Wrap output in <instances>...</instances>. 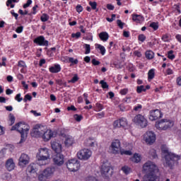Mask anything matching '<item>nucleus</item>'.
<instances>
[{
  "label": "nucleus",
  "mask_w": 181,
  "mask_h": 181,
  "mask_svg": "<svg viewBox=\"0 0 181 181\" xmlns=\"http://www.w3.org/2000/svg\"><path fill=\"white\" fill-rule=\"evenodd\" d=\"M99 37L102 42H107V40H108V37H110V35H108L107 32H102L99 34Z\"/></svg>",
  "instance_id": "25"
},
{
  "label": "nucleus",
  "mask_w": 181,
  "mask_h": 181,
  "mask_svg": "<svg viewBox=\"0 0 181 181\" xmlns=\"http://www.w3.org/2000/svg\"><path fill=\"white\" fill-rule=\"evenodd\" d=\"M119 122H120V128H125L128 125V121L124 117L119 119Z\"/></svg>",
  "instance_id": "30"
},
{
  "label": "nucleus",
  "mask_w": 181,
  "mask_h": 181,
  "mask_svg": "<svg viewBox=\"0 0 181 181\" xmlns=\"http://www.w3.org/2000/svg\"><path fill=\"white\" fill-rule=\"evenodd\" d=\"M46 177H46V175H45V173L42 172V174H40L38 175V180L43 181L46 179Z\"/></svg>",
  "instance_id": "44"
},
{
  "label": "nucleus",
  "mask_w": 181,
  "mask_h": 181,
  "mask_svg": "<svg viewBox=\"0 0 181 181\" xmlns=\"http://www.w3.org/2000/svg\"><path fill=\"white\" fill-rule=\"evenodd\" d=\"M49 71L53 74L60 73L62 71V66L59 64H55L49 68Z\"/></svg>",
  "instance_id": "20"
},
{
  "label": "nucleus",
  "mask_w": 181,
  "mask_h": 181,
  "mask_svg": "<svg viewBox=\"0 0 181 181\" xmlns=\"http://www.w3.org/2000/svg\"><path fill=\"white\" fill-rule=\"evenodd\" d=\"M92 64H93V66H99V64H101V62H100V61H97L95 59H92Z\"/></svg>",
  "instance_id": "57"
},
{
  "label": "nucleus",
  "mask_w": 181,
  "mask_h": 181,
  "mask_svg": "<svg viewBox=\"0 0 181 181\" xmlns=\"http://www.w3.org/2000/svg\"><path fill=\"white\" fill-rule=\"evenodd\" d=\"M21 93H18L15 97V100H16V101H18V103H21V101L23 100V98L21 97Z\"/></svg>",
  "instance_id": "54"
},
{
  "label": "nucleus",
  "mask_w": 181,
  "mask_h": 181,
  "mask_svg": "<svg viewBox=\"0 0 181 181\" xmlns=\"http://www.w3.org/2000/svg\"><path fill=\"white\" fill-rule=\"evenodd\" d=\"M49 19V16H47V14H43L41 16V21L42 22H47V21Z\"/></svg>",
  "instance_id": "49"
},
{
  "label": "nucleus",
  "mask_w": 181,
  "mask_h": 181,
  "mask_svg": "<svg viewBox=\"0 0 181 181\" xmlns=\"http://www.w3.org/2000/svg\"><path fill=\"white\" fill-rule=\"evenodd\" d=\"M53 162L57 166H62L64 164V156L57 153L53 158Z\"/></svg>",
  "instance_id": "13"
},
{
  "label": "nucleus",
  "mask_w": 181,
  "mask_h": 181,
  "mask_svg": "<svg viewBox=\"0 0 181 181\" xmlns=\"http://www.w3.org/2000/svg\"><path fill=\"white\" fill-rule=\"evenodd\" d=\"M168 59H170V60H173V59H175V54H173V50H170L168 52Z\"/></svg>",
  "instance_id": "43"
},
{
  "label": "nucleus",
  "mask_w": 181,
  "mask_h": 181,
  "mask_svg": "<svg viewBox=\"0 0 181 181\" xmlns=\"http://www.w3.org/2000/svg\"><path fill=\"white\" fill-rule=\"evenodd\" d=\"M142 91H146V89L145 88V86H137L136 92H137L139 94H141V93Z\"/></svg>",
  "instance_id": "38"
},
{
  "label": "nucleus",
  "mask_w": 181,
  "mask_h": 181,
  "mask_svg": "<svg viewBox=\"0 0 181 181\" xmlns=\"http://www.w3.org/2000/svg\"><path fill=\"white\" fill-rule=\"evenodd\" d=\"M30 160V158H29V156L25 153L21 154V156L19 158V165L20 166H25V165H28Z\"/></svg>",
  "instance_id": "16"
},
{
  "label": "nucleus",
  "mask_w": 181,
  "mask_h": 181,
  "mask_svg": "<svg viewBox=\"0 0 181 181\" xmlns=\"http://www.w3.org/2000/svg\"><path fill=\"white\" fill-rule=\"evenodd\" d=\"M86 145L90 148H94V146L97 145V142H95L93 139H89L86 141Z\"/></svg>",
  "instance_id": "27"
},
{
  "label": "nucleus",
  "mask_w": 181,
  "mask_h": 181,
  "mask_svg": "<svg viewBox=\"0 0 181 181\" xmlns=\"http://www.w3.org/2000/svg\"><path fill=\"white\" fill-rule=\"evenodd\" d=\"M161 39L163 42H170V35L164 34Z\"/></svg>",
  "instance_id": "34"
},
{
  "label": "nucleus",
  "mask_w": 181,
  "mask_h": 181,
  "mask_svg": "<svg viewBox=\"0 0 181 181\" xmlns=\"http://www.w3.org/2000/svg\"><path fill=\"white\" fill-rule=\"evenodd\" d=\"M93 156V151L88 148H83L77 153V158L80 160H88Z\"/></svg>",
  "instance_id": "8"
},
{
  "label": "nucleus",
  "mask_w": 181,
  "mask_h": 181,
  "mask_svg": "<svg viewBox=\"0 0 181 181\" xmlns=\"http://www.w3.org/2000/svg\"><path fill=\"white\" fill-rule=\"evenodd\" d=\"M76 81H78V76L77 75H75L71 80V83H76Z\"/></svg>",
  "instance_id": "59"
},
{
  "label": "nucleus",
  "mask_w": 181,
  "mask_h": 181,
  "mask_svg": "<svg viewBox=\"0 0 181 181\" xmlns=\"http://www.w3.org/2000/svg\"><path fill=\"white\" fill-rule=\"evenodd\" d=\"M111 164L108 161L103 162L100 168V173L103 177H110L112 175Z\"/></svg>",
  "instance_id": "7"
},
{
  "label": "nucleus",
  "mask_w": 181,
  "mask_h": 181,
  "mask_svg": "<svg viewBox=\"0 0 181 181\" xmlns=\"http://www.w3.org/2000/svg\"><path fill=\"white\" fill-rule=\"evenodd\" d=\"M96 108L98 110V111H101V110H103V105H101L100 103H96Z\"/></svg>",
  "instance_id": "61"
},
{
  "label": "nucleus",
  "mask_w": 181,
  "mask_h": 181,
  "mask_svg": "<svg viewBox=\"0 0 181 181\" xmlns=\"http://www.w3.org/2000/svg\"><path fill=\"white\" fill-rule=\"evenodd\" d=\"M74 118L75 120H76L77 122H80V121H81V119H83V116L81 115H74Z\"/></svg>",
  "instance_id": "40"
},
{
  "label": "nucleus",
  "mask_w": 181,
  "mask_h": 181,
  "mask_svg": "<svg viewBox=\"0 0 181 181\" xmlns=\"http://www.w3.org/2000/svg\"><path fill=\"white\" fill-rule=\"evenodd\" d=\"M132 19L136 23H142L144 22V16L138 14H133Z\"/></svg>",
  "instance_id": "23"
},
{
  "label": "nucleus",
  "mask_w": 181,
  "mask_h": 181,
  "mask_svg": "<svg viewBox=\"0 0 181 181\" xmlns=\"http://www.w3.org/2000/svg\"><path fill=\"white\" fill-rule=\"evenodd\" d=\"M177 86H181V76L178 77L176 80Z\"/></svg>",
  "instance_id": "64"
},
{
  "label": "nucleus",
  "mask_w": 181,
  "mask_h": 181,
  "mask_svg": "<svg viewBox=\"0 0 181 181\" xmlns=\"http://www.w3.org/2000/svg\"><path fill=\"white\" fill-rule=\"evenodd\" d=\"M30 112L31 114H33L35 117H40V115H42V113L37 112L36 110H31Z\"/></svg>",
  "instance_id": "56"
},
{
  "label": "nucleus",
  "mask_w": 181,
  "mask_h": 181,
  "mask_svg": "<svg viewBox=\"0 0 181 181\" xmlns=\"http://www.w3.org/2000/svg\"><path fill=\"white\" fill-rule=\"evenodd\" d=\"M32 5V0H28L27 3L23 5L24 9H26V8H29Z\"/></svg>",
  "instance_id": "53"
},
{
  "label": "nucleus",
  "mask_w": 181,
  "mask_h": 181,
  "mask_svg": "<svg viewBox=\"0 0 181 181\" xmlns=\"http://www.w3.org/2000/svg\"><path fill=\"white\" fill-rule=\"evenodd\" d=\"M155 78V69H150L148 72V80L151 81V80H153Z\"/></svg>",
  "instance_id": "28"
},
{
  "label": "nucleus",
  "mask_w": 181,
  "mask_h": 181,
  "mask_svg": "<svg viewBox=\"0 0 181 181\" xmlns=\"http://www.w3.org/2000/svg\"><path fill=\"white\" fill-rule=\"evenodd\" d=\"M74 144V139L71 136H67L65 137V141H64V145L67 148L71 146Z\"/></svg>",
  "instance_id": "22"
},
{
  "label": "nucleus",
  "mask_w": 181,
  "mask_h": 181,
  "mask_svg": "<svg viewBox=\"0 0 181 181\" xmlns=\"http://www.w3.org/2000/svg\"><path fill=\"white\" fill-rule=\"evenodd\" d=\"M104 115H105V113L104 112H101L100 113L96 114L95 117L98 119H101V118H104Z\"/></svg>",
  "instance_id": "48"
},
{
  "label": "nucleus",
  "mask_w": 181,
  "mask_h": 181,
  "mask_svg": "<svg viewBox=\"0 0 181 181\" xmlns=\"http://www.w3.org/2000/svg\"><path fill=\"white\" fill-rule=\"evenodd\" d=\"M134 56H136L137 57H142V54L139 51H134Z\"/></svg>",
  "instance_id": "62"
},
{
  "label": "nucleus",
  "mask_w": 181,
  "mask_h": 181,
  "mask_svg": "<svg viewBox=\"0 0 181 181\" xmlns=\"http://www.w3.org/2000/svg\"><path fill=\"white\" fill-rule=\"evenodd\" d=\"M110 149L115 154L119 153L121 151V142L119 140H115L112 141L110 146Z\"/></svg>",
  "instance_id": "14"
},
{
  "label": "nucleus",
  "mask_w": 181,
  "mask_h": 181,
  "mask_svg": "<svg viewBox=\"0 0 181 181\" xmlns=\"http://www.w3.org/2000/svg\"><path fill=\"white\" fill-rule=\"evenodd\" d=\"M150 28H153V30H158L159 25H158V24H156V23H151Z\"/></svg>",
  "instance_id": "55"
},
{
  "label": "nucleus",
  "mask_w": 181,
  "mask_h": 181,
  "mask_svg": "<svg viewBox=\"0 0 181 181\" xmlns=\"http://www.w3.org/2000/svg\"><path fill=\"white\" fill-rule=\"evenodd\" d=\"M8 119H9L10 125H13V124H15V116H13V115L10 114L8 115Z\"/></svg>",
  "instance_id": "36"
},
{
  "label": "nucleus",
  "mask_w": 181,
  "mask_h": 181,
  "mask_svg": "<svg viewBox=\"0 0 181 181\" xmlns=\"http://www.w3.org/2000/svg\"><path fill=\"white\" fill-rule=\"evenodd\" d=\"M66 168L70 172H77L80 170V161L77 158L70 159L66 162Z\"/></svg>",
  "instance_id": "6"
},
{
  "label": "nucleus",
  "mask_w": 181,
  "mask_h": 181,
  "mask_svg": "<svg viewBox=\"0 0 181 181\" xmlns=\"http://www.w3.org/2000/svg\"><path fill=\"white\" fill-rule=\"evenodd\" d=\"M146 57L148 60H152V59H153V57H155V53H153V52L151 50L146 51Z\"/></svg>",
  "instance_id": "29"
},
{
  "label": "nucleus",
  "mask_w": 181,
  "mask_h": 181,
  "mask_svg": "<svg viewBox=\"0 0 181 181\" xmlns=\"http://www.w3.org/2000/svg\"><path fill=\"white\" fill-rule=\"evenodd\" d=\"M76 11L78 12V13H80V12H83V6L81 5L76 6Z\"/></svg>",
  "instance_id": "60"
},
{
  "label": "nucleus",
  "mask_w": 181,
  "mask_h": 181,
  "mask_svg": "<svg viewBox=\"0 0 181 181\" xmlns=\"http://www.w3.org/2000/svg\"><path fill=\"white\" fill-rule=\"evenodd\" d=\"M18 67H26V63L24 61H19L18 63Z\"/></svg>",
  "instance_id": "52"
},
{
  "label": "nucleus",
  "mask_w": 181,
  "mask_h": 181,
  "mask_svg": "<svg viewBox=\"0 0 181 181\" xmlns=\"http://www.w3.org/2000/svg\"><path fill=\"white\" fill-rule=\"evenodd\" d=\"M6 168L8 172H12L13 169H15V162H13V159L9 158L6 162Z\"/></svg>",
  "instance_id": "19"
},
{
  "label": "nucleus",
  "mask_w": 181,
  "mask_h": 181,
  "mask_svg": "<svg viewBox=\"0 0 181 181\" xmlns=\"http://www.w3.org/2000/svg\"><path fill=\"white\" fill-rule=\"evenodd\" d=\"M161 151L165 158V166H168L170 169L175 165V162L180 160V156L170 152L169 148L165 145L162 146Z\"/></svg>",
  "instance_id": "2"
},
{
  "label": "nucleus",
  "mask_w": 181,
  "mask_h": 181,
  "mask_svg": "<svg viewBox=\"0 0 181 181\" xmlns=\"http://www.w3.org/2000/svg\"><path fill=\"white\" fill-rule=\"evenodd\" d=\"M32 136L42 138L45 142H47L53 138L54 133L50 129H45V127L35 125L31 132Z\"/></svg>",
  "instance_id": "1"
},
{
  "label": "nucleus",
  "mask_w": 181,
  "mask_h": 181,
  "mask_svg": "<svg viewBox=\"0 0 181 181\" xmlns=\"http://www.w3.org/2000/svg\"><path fill=\"white\" fill-rule=\"evenodd\" d=\"M89 5L91 6L92 9H97V2L95 1H90Z\"/></svg>",
  "instance_id": "51"
},
{
  "label": "nucleus",
  "mask_w": 181,
  "mask_h": 181,
  "mask_svg": "<svg viewBox=\"0 0 181 181\" xmlns=\"http://www.w3.org/2000/svg\"><path fill=\"white\" fill-rule=\"evenodd\" d=\"M28 172H29V173H35V172H36V167L34 165V164H30L28 167Z\"/></svg>",
  "instance_id": "31"
},
{
  "label": "nucleus",
  "mask_w": 181,
  "mask_h": 181,
  "mask_svg": "<svg viewBox=\"0 0 181 181\" xmlns=\"http://www.w3.org/2000/svg\"><path fill=\"white\" fill-rule=\"evenodd\" d=\"M11 131H18V132H20L21 135L20 142H23V141H25L28 136V132H29V125L25 123L19 122L11 127Z\"/></svg>",
  "instance_id": "4"
},
{
  "label": "nucleus",
  "mask_w": 181,
  "mask_h": 181,
  "mask_svg": "<svg viewBox=\"0 0 181 181\" xmlns=\"http://www.w3.org/2000/svg\"><path fill=\"white\" fill-rule=\"evenodd\" d=\"M51 146L53 151L57 153H60L62 152V144L57 141H54L51 143Z\"/></svg>",
  "instance_id": "18"
},
{
  "label": "nucleus",
  "mask_w": 181,
  "mask_h": 181,
  "mask_svg": "<svg viewBox=\"0 0 181 181\" xmlns=\"http://www.w3.org/2000/svg\"><path fill=\"white\" fill-rule=\"evenodd\" d=\"M133 122L134 124H136L137 125H139L141 128H146V127H148V120L144 115L139 114L136 115L133 118Z\"/></svg>",
  "instance_id": "9"
},
{
  "label": "nucleus",
  "mask_w": 181,
  "mask_h": 181,
  "mask_svg": "<svg viewBox=\"0 0 181 181\" xmlns=\"http://www.w3.org/2000/svg\"><path fill=\"white\" fill-rule=\"evenodd\" d=\"M37 163L40 166L49 164L50 162V150L47 148H40L36 155Z\"/></svg>",
  "instance_id": "3"
},
{
  "label": "nucleus",
  "mask_w": 181,
  "mask_h": 181,
  "mask_svg": "<svg viewBox=\"0 0 181 181\" xmlns=\"http://www.w3.org/2000/svg\"><path fill=\"white\" fill-rule=\"evenodd\" d=\"M69 62L71 63V66H74V64H78V59L73 58V57H69Z\"/></svg>",
  "instance_id": "32"
},
{
  "label": "nucleus",
  "mask_w": 181,
  "mask_h": 181,
  "mask_svg": "<svg viewBox=\"0 0 181 181\" xmlns=\"http://www.w3.org/2000/svg\"><path fill=\"white\" fill-rule=\"evenodd\" d=\"M132 161L134 162V163H139L141 160H142V156L139 153H134L133 157L131 158Z\"/></svg>",
  "instance_id": "24"
},
{
  "label": "nucleus",
  "mask_w": 181,
  "mask_h": 181,
  "mask_svg": "<svg viewBox=\"0 0 181 181\" xmlns=\"http://www.w3.org/2000/svg\"><path fill=\"white\" fill-rule=\"evenodd\" d=\"M85 54H89V53L91 52V48L90 47V45L85 44Z\"/></svg>",
  "instance_id": "37"
},
{
  "label": "nucleus",
  "mask_w": 181,
  "mask_h": 181,
  "mask_svg": "<svg viewBox=\"0 0 181 181\" xmlns=\"http://www.w3.org/2000/svg\"><path fill=\"white\" fill-rule=\"evenodd\" d=\"M133 110L135 111L136 112H140V111L142 110V105L139 104V105L134 106Z\"/></svg>",
  "instance_id": "39"
},
{
  "label": "nucleus",
  "mask_w": 181,
  "mask_h": 181,
  "mask_svg": "<svg viewBox=\"0 0 181 181\" xmlns=\"http://www.w3.org/2000/svg\"><path fill=\"white\" fill-rule=\"evenodd\" d=\"M114 128H121L119 120H115L113 123Z\"/></svg>",
  "instance_id": "46"
},
{
  "label": "nucleus",
  "mask_w": 181,
  "mask_h": 181,
  "mask_svg": "<svg viewBox=\"0 0 181 181\" xmlns=\"http://www.w3.org/2000/svg\"><path fill=\"white\" fill-rule=\"evenodd\" d=\"M128 88H123L120 90L119 93L121 95H127V94H128Z\"/></svg>",
  "instance_id": "45"
},
{
  "label": "nucleus",
  "mask_w": 181,
  "mask_h": 181,
  "mask_svg": "<svg viewBox=\"0 0 181 181\" xmlns=\"http://www.w3.org/2000/svg\"><path fill=\"white\" fill-rule=\"evenodd\" d=\"M144 141L147 145H152L156 141V134L153 132L148 131L144 134Z\"/></svg>",
  "instance_id": "10"
},
{
  "label": "nucleus",
  "mask_w": 181,
  "mask_h": 181,
  "mask_svg": "<svg viewBox=\"0 0 181 181\" xmlns=\"http://www.w3.org/2000/svg\"><path fill=\"white\" fill-rule=\"evenodd\" d=\"M24 103H28V101H32V95L27 94L23 98Z\"/></svg>",
  "instance_id": "41"
},
{
  "label": "nucleus",
  "mask_w": 181,
  "mask_h": 181,
  "mask_svg": "<svg viewBox=\"0 0 181 181\" xmlns=\"http://www.w3.org/2000/svg\"><path fill=\"white\" fill-rule=\"evenodd\" d=\"M81 36V33L77 32L76 33H72L71 37H75L76 39H78Z\"/></svg>",
  "instance_id": "50"
},
{
  "label": "nucleus",
  "mask_w": 181,
  "mask_h": 181,
  "mask_svg": "<svg viewBox=\"0 0 181 181\" xmlns=\"http://www.w3.org/2000/svg\"><path fill=\"white\" fill-rule=\"evenodd\" d=\"M100 84H101L103 88H108V84L107 83V82L104 81H100Z\"/></svg>",
  "instance_id": "47"
},
{
  "label": "nucleus",
  "mask_w": 181,
  "mask_h": 181,
  "mask_svg": "<svg viewBox=\"0 0 181 181\" xmlns=\"http://www.w3.org/2000/svg\"><path fill=\"white\" fill-rule=\"evenodd\" d=\"M121 155H127L129 156H131L132 155V151H128V150H120Z\"/></svg>",
  "instance_id": "35"
},
{
  "label": "nucleus",
  "mask_w": 181,
  "mask_h": 181,
  "mask_svg": "<svg viewBox=\"0 0 181 181\" xmlns=\"http://www.w3.org/2000/svg\"><path fill=\"white\" fill-rule=\"evenodd\" d=\"M159 118H162V112H160V110L156 109V110L150 111L149 112L150 121H156V119H159Z\"/></svg>",
  "instance_id": "12"
},
{
  "label": "nucleus",
  "mask_w": 181,
  "mask_h": 181,
  "mask_svg": "<svg viewBox=\"0 0 181 181\" xmlns=\"http://www.w3.org/2000/svg\"><path fill=\"white\" fill-rule=\"evenodd\" d=\"M138 40L144 42V40H146V36H145L144 34H141L138 36Z\"/></svg>",
  "instance_id": "42"
},
{
  "label": "nucleus",
  "mask_w": 181,
  "mask_h": 181,
  "mask_svg": "<svg viewBox=\"0 0 181 181\" xmlns=\"http://www.w3.org/2000/svg\"><path fill=\"white\" fill-rule=\"evenodd\" d=\"M173 125H174L173 121L166 119H163L156 122V128L159 131H166V129H169V128H172Z\"/></svg>",
  "instance_id": "5"
},
{
  "label": "nucleus",
  "mask_w": 181,
  "mask_h": 181,
  "mask_svg": "<svg viewBox=\"0 0 181 181\" xmlns=\"http://www.w3.org/2000/svg\"><path fill=\"white\" fill-rule=\"evenodd\" d=\"M23 31V26L18 27L17 29L16 30V32L17 33H22Z\"/></svg>",
  "instance_id": "58"
},
{
  "label": "nucleus",
  "mask_w": 181,
  "mask_h": 181,
  "mask_svg": "<svg viewBox=\"0 0 181 181\" xmlns=\"http://www.w3.org/2000/svg\"><path fill=\"white\" fill-rule=\"evenodd\" d=\"M33 42L38 46H49V41L45 39L43 35H40L35 38Z\"/></svg>",
  "instance_id": "15"
},
{
  "label": "nucleus",
  "mask_w": 181,
  "mask_h": 181,
  "mask_svg": "<svg viewBox=\"0 0 181 181\" xmlns=\"http://www.w3.org/2000/svg\"><path fill=\"white\" fill-rule=\"evenodd\" d=\"M157 169L158 167L152 161H147L143 165V172L144 173H152Z\"/></svg>",
  "instance_id": "11"
},
{
  "label": "nucleus",
  "mask_w": 181,
  "mask_h": 181,
  "mask_svg": "<svg viewBox=\"0 0 181 181\" xmlns=\"http://www.w3.org/2000/svg\"><path fill=\"white\" fill-rule=\"evenodd\" d=\"M55 170L54 167H48L44 170L43 173L46 177H50V176H52L53 173H54Z\"/></svg>",
  "instance_id": "21"
},
{
  "label": "nucleus",
  "mask_w": 181,
  "mask_h": 181,
  "mask_svg": "<svg viewBox=\"0 0 181 181\" xmlns=\"http://www.w3.org/2000/svg\"><path fill=\"white\" fill-rule=\"evenodd\" d=\"M158 180V175L153 173H147L143 177V181H156Z\"/></svg>",
  "instance_id": "17"
},
{
  "label": "nucleus",
  "mask_w": 181,
  "mask_h": 181,
  "mask_svg": "<svg viewBox=\"0 0 181 181\" xmlns=\"http://www.w3.org/2000/svg\"><path fill=\"white\" fill-rule=\"evenodd\" d=\"M115 16H116L115 14H112L111 18H107L106 19L108 22H112V21H114V19H115Z\"/></svg>",
  "instance_id": "63"
},
{
  "label": "nucleus",
  "mask_w": 181,
  "mask_h": 181,
  "mask_svg": "<svg viewBox=\"0 0 181 181\" xmlns=\"http://www.w3.org/2000/svg\"><path fill=\"white\" fill-rule=\"evenodd\" d=\"M122 170L125 173V175H129V173H131V168L124 165L122 168Z\"/></svg>",
  "instance_id": "33"
},
{
  "label": "nucleus",
  "mask_w": 181,
  "mask_h": 181,
  "mask_svg": "<svg viewBox=\"0 0 181 181\" xmlns=\"http://www.w3.org/2000/svg\"><path fill=\"white\" fill-rule=\"evenodd\" d=\"M95 49H98L100 52V54H102V56H104V54H105V47L100 44H95Z\"/></svg>",
  "instance_id": "26"
}]
</instances>
